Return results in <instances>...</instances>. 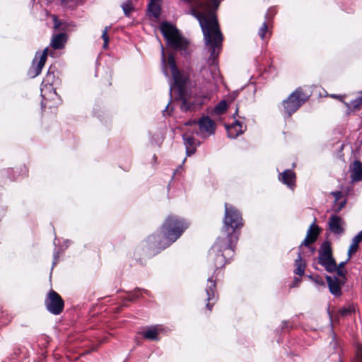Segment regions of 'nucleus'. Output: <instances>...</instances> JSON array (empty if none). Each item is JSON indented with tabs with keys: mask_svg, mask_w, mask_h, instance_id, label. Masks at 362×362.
<instances>
[{
	"mask_svg": "<svg viewBox=\"0 0 362 362\" xmlns=\"http://www.w3.org/2000/svg\"><path fill=\"white\" fill-rule=\"evenodd\" d=\"M319 234V228L316 225H312L308 230L306 238L303 241L299 248L301 249L303 246L308 247L313 244L316 240Z\"/></svg>",
	"mask_w": 362,
	"mask_h": 362,
	"instance_id": "obj_17",
	"label": "nucleus"
},
{
	"mask_svg": "<svg viewBox=\"0 0 362 362\" xmlns=\"http://www.w3.org/2000/svg\"><path fill=\"white\" fill-rule=\"evenodd\" d=\"M62 4L66 5L68 2V0H60Z\"/></svg>",
	"mask_w": 362,
	"mask_h": 362,
	"instance_id": "obj_50",
	"label": "nucleus"
},
{
	"mask_svg": "<svg viewBox=\"0 0 362 362\" xmlns=\"http://www.w3.org/2000/svg\"><path fill=\"white\" fill-rule=\"evenodd\" d=\"M62 30L65 31L66 30V26H63L62 28Z\"/></svg>",
	"mask_w": 362,
	"mask_h": 362,
	"instance_id": "obj_52",
	"label": "nucleus"
},
{
	"mask_svg": "<svg viewBox=\"0 0 362 362\" xmlns=\"http://www.w3.org/2000/svg\"><path fill=\"white\" fill-rule=\"evenodd\" d=\"M161 13V6L160 4L148 2L147 7L148 16H152L155 18H158Z\"/></svg>",
	"mask_w": 362,
	"mask_h": 362,
	"instance_id": "obj_25",
	"label": "nucleus"
},
{
	"mask_svg": "<svg viewBox=\"0 0 362 362\" xmlns=\"http://www.w3.org/2000/svg\"><path fill=\"white\" fill-rule=\"evenodd\" d=\"M227 109V103L225 101L220 102L214 109V113L219 115L225 112Z\"/></svg>",
	"mask_w": 362,
	"mask_h": 362,
	"instance_id": "obj_29",
	"label": "nucleus"
},
{
	"mask_svg": "<svg viewBox=\"0 0 362 362\" xmlns=\"http://www.w3.org/2000/svg\"><path fill=\"white\" fill-rule=\"evenodd\" d=\"M226 130L228 137L232 139L236 138L238 136L243 133V126L238 121H236L231 125L226 126Z\"/></svg>",
	"mask_w": 362,
	"mask_h": 362,
	"instance_id": "obj_20",
	"label": "nucleus"
},
{
	"mask_svg": "<svg viewBox=\"0 0 362 362\" xmlns=\"http://www.w3.org/2000/svg\"><path fill=\"white\" fill-rule=\"evenodd\" d=\"M181 235V221L175 216L169 215L162 225L144 241V245L150 255H156L170 246Z\"/></svg>",
	"mask_w": 362,
	"mask_h": 362,
	"instance_id": "obj_2",
	"label": "nucleus"
},
{
	"mask_svg": "<svg viewBox=\"0 0 362 362\" xmlns=\"http://www.w3.org/2000/svg\"><path fill=\"white\" fill-rule=\"evenodd\" d=\"M326 279L329 286L330 292L334 296H339L341 295V286H343L346 282V278H337L331 277L329 276H326Z\"/></svg>",
	"mask_w": 362,
	"mask_h": 362,
	"instance_id": "obj_13",
	"label": "nucleus"
},
{
	"mask_svg": "<svg viewBox=\"0 0 362 362\" xmlns=\"http://www.w3.org/2000/svg\"><path fill=\"white\" fill-rule=\"evenodd\" d=\"M28 172V170L27 168V167L23 165L22 166H21L20 168V171L18 172V175H25Z\"/></svg>",
	"mask_w": 362,
	"mask_h": 362,
	"instance_id": "obj_42",
	"label": "nucleus"
},
{
	"mask_svg": "<svg viewBox=\"0 0 362 362\" xmlns=\"http://www.w3.org/2000/svg\"><path fill=\"white\" fill-rule=\"evenodd\" d=\"M199 125L202 131L206 132L209 134H214L216 124L209 117L202 118L199 122Z\"/></svg>",
	"mask_w": 362,
	"mask_h": 362,
	"instance_id": "obj_18",
	"label": "nucleus"
},
{
	"mask_svg": "<svg viewBox=\"0 0 362 362\" xmlns=\"http://www.w3.org/2000/svg\"><path fill=\"white\" fill-rule=\"evenodd\" d=\"M182 57H187L194 49V45L187 39L182 37Z\"/></svg>",
	"mask_w": 362,
	"mask_h": 362,
	"instance_id": "obj_27",
	"label": "nucleus"
},
{
	"mask_svg": "<svg viewBox=\"0 0 362 362\" xmlns=\"http://www.w3.org/2000/svg\"><path fill=\"white\" fill-rule=\"evenodd\" d=\"M243 226V218L238 209L228 204H225V217L223 228L225 230L237 233L236 230Z\"/></svg>",
	"mask_w": 362,
	"mask_h": 362,
	"instance_id": "obj_6",
	"label": "nucleus"
},
{
	"mask_svg": "<svg viewBox=\"0 0 362 362\" xmlns=\"http://www.w3.org/2000/svg\"><path fill=\"white\" fill-rule=\"evenodd\" d=\"M70 245V240H66L64 241V246H65V249L67 248Z\"/></svg>",
	"mask_w": 362,
	"mask_h": 362,
	"instance_id": "obj_48",
	"label": "nucleus"
},
{
	"mask_svg": "<svg viewBox=\"0 0 362 362\" xmlns=\"http://www.w3.org/2000/svg\"><path fill=\"white\" fill-rule=\"evenodd\" d=\"M355 312V308L353 305H348L347 307L343 308L340 310V314L341 316H347Z\"/></svg>",
	"mask_w": 362,
	"mask_h": 362,
	"instance_id": "obj_32",
	"label": "nucleus"
},
{
	"mask_svg": "<svg viewBox=\"0 0 362 362\" xmlns=\"http://www.w3.org/2000/svg\"><path fill=\"white\" fill-rule=\"evenodd\" d=\"M48 55V47L43 49L42 52L37 51L32 61L31 66L28 71V76L30 78H34L40 75L44 67Z\"/></svg>",
	"mask_w": 362,
	"mask_h": 362,
	"instance_id": "obj_10",
	"label": "nucleus"
},
{
	"mask_svg": "<svg viewBox=\"0 0 362 362\" xmlns=\"http://www.w3.org/2000/svg\"><path fill=\"white\" fill-rule=\"evenodd\" d=\"M53 23H54V29H59L60 27L62 25V23L60 20L58 19L57 16L54 15L53 17Z\"/></svg>",
	"mask_w": 362,
	"mask_h": 362,
	"instance_id": "obj_37",
	"label": "nucleus"
},
{
	"mask_svg": "<svg viewBox=\"0 0 362 362\" xmlns=\"http://www.w3.org/2000/svg\"><path fill=\"white\" fill-rule=\"evenodd\" d=\"M160 0H149V2H153L155 4H160Z\"/></svg>",
	"mask_w": 362,
	"mask_h": 362,
	"instance_id": "obj_49",
	"label": "nucleus"
},
{
	"mask_svg": "<svg viewBox=\"0 0 362 362\" xmlns=\"http://www.w3.org/2000/svg\"><path fill=\"white\" fill-rule=\"evenodd\" d=\"M230 230L222 229L220 235L209 250V257L214 260L216 268L224 266L234 255L238 235L233 233V230Z\"/></svg>",
	"mask_w": 362,
	"mask_h": 362,
	"instance_id": "obj_4",
	"label": "nucleus"
},
{
	"mask_svg": "<svg viewBox=\"0 0 362 362\" xmlns=\"http://www.w3.org/2000/svg\"><path fill=\"white\" fill-rule=\"evenodd\" d=\"M8 177L11 180H14L16 178L17 172L13 168H9L6 170Z\"/></svg>",
	"mask_w": 362,
	"mask_h": 362,
	"instance_id": "obj_36",
	"label": "nucleus"
},
{
	"mask_svg": "<svg viewBox=\"0 0 362 362\" xmlns=\"http://www.w3.org/2000/svg\"><path fill=\"white\" fill-rule=\"evenodd\" d=\"M189 226V223H183L182 222V231L184 230V228H188Z\"/></svg>",
	"mask_w": 362,
	"mask_h": 362,
	"instance_id": "obj_47",
	"label": "nucleus"
},
{
	"mask_svg": "<svg viewBox=\"0 0 362 362\" xmlns=\"http://www.w3.org/2000/svg\"><path fill=\"white\" fill-rule=\"evenodd\" d=\"M356 361L357 362H362V346L358 348Z\"/></svg>",
	"mask_w": 362,
	"mask_h": 362,
	"instance_id": "obj_41",
	"label": "nucleus"
},
{
	"mask_svg": "<svg viewBox=\"0 0 362 362\" xmlns=\"http://www.w3.org/2000/svg\"><path fill=\"white\" fill-rule=\"evenodd\" d=\"M185 125L187 126H194V127H196L197 126V122L195 120L194 121H189L188 122L185 123Z\"/></svg>",
	"mask_w": 362,
	"mask_h": 362,
	"instance_id": "obj_44",
	"label": "nucleus"
},
{
	"mask_svg": "<svg viewBox=\"0 0 362 362\" xmlns=\"http://www.w3.org/2000/svg\"><path fill=\"white\" fill-rule=\"evenodd\" d=\"M160 30L168 49L181 50V33L173 23L163 21L160 23Z\"/></svg>",
	"mask_w": 362,
	"mask_h": 362,
	"instance_id": "obj_5",
	"label": "nucleus"
},
{
	"mask_svg": "<svg viewBox=\"0 0 362 362\" xmlns=\"http://www.w3.org/2000/svg\"><path fill=\"white\" fill-rule=\"evenodd\" d=\"M362 241V230L360 231L357 235H356L353 240L352 243L349 246L348 250V260L351 258V255L356 253L358 249L359 243Z\"/></svg>",
	"mask_w": 362,
	"mask_h": 362,
	"instance_id": "obj_24",
	"label": "nucleus"
},
{
	"mask_svg": "<svg viewBox=\"0 0 362 362\" xmlns=\"http://www.w3.org/2000/svg\"><path fill=\"white\" fill-rule=\"evenodd\" d=\"M331 97H332V98H336V99H338V100H342V98H343V96H341V95H331Z\"/></svg>",
	"mask_w": 362,
	"mask_h": 362,
	"instance_id": "obj_46",
	"label": "nucleus"
},
{
	"mask_svg": "<svg viewBox=\"0 0 362 362\" xmlns=\"http://www.w3.org/2000/svg\"><path fill=\"white\" fill-rule=\"evenodd\" d=\"M279 179L284 184L291 187L294 185L296 180V175L293 171L286 170L280 174Z\"/></svg>",
	"mask_w": 362,
	"mask_h": 362,
	"instance_id": "obj_22",
	"label": "nucleus"
},
{
	"mask_svg": "<svg viewBox=\"0 0 362 362\" xmlns=\"http://www.w3.org/2000/svg\"><path fill=\"white\" fill-rule=\"evenodd\" d=\"M345 264H346V262H341L338 265L337 264V269H335V272H337V275L339 277H341L344 279L346 278V270L344 268Z\"/></svg>",
	"mask_w": 362,
	"mask_h": 362,
	"instance_id": "obj_30",
	"label": "nucleus"
},
{
	"mask_svg": "<svg viewBox=\"0 0 362 362\" xmlns=\"http://www.w3.org/2000/svg\"><path fill=\"white\" fill-rule=\"evenodd\" d=\"M332 195L335 198L336 200H339L341 198L342 194L339 191L332 192Z\"/></svg>",
	"mask_w": 362,
	"mask_h": 362,
	"instance_id": "obj_43",
	"label": "nucleus"
},
{
	"mask_svg": "<svg viewBox=\"0 0 362 362\" xmlns=\"http://www.w3.org/2000/svg\"><path fill=\"white\" fill-rule=\"evenodd\" d=\"M294 273L297 275L302 276L304 274L305 269L306 267L305 262L302 259L301 252L298 253V258L295 261Z\"/></svg>",
	"mask_w": 362,
	"mask_h": 362,
	"instance_id": "obj_26",
	"label": "nucleus"
},
{
	"mask_svg": "<svg viewBox=\"0 0 362 362\" xmlns=\"http://www.w3.org/2000/svg\"><path fill=\"white\" fill-rule=\"evenodd\" d=\"M68 35L64 32L54 35L49 45L54 49H61L65 47Z\"/></svg>",
	"mask_w": 362,
	"mask_h": 362,
	"instance_id": "obj_16",
	"label": "nucleus"
},
{
	"mask_svg": "<svg viewBox=\"0 0 362 362\" xmlns=\"http://www.w3.org/2000/svg\"><path fill=\"white\" fill-rule=\"evenodd\" d=\"M268 32V25L267 22H264L259 30V35L262 40H264L267 37V33Z\"/></svg>",
	"mask_w": 362,
	"mask_h": 362,
	"instance_id": "obj_33",
	"label": "nucleus"
},
{
	"mask_svg": "<svg viewBox=\"0 0 362 362\" xmlns=\"http://www.w3.org/2000/svg\"><path fill=\"white\" fill-rule=\"evenodd\" d=\"M44 303L47 310L52 315H60L64 310V300L61 296L53 289H50L47 293Z\"/></svg>",
	"mask_w": 362,
	"mask_h": 362,
	"instance_id": "obj_7",
	"label": "nucleus"
},
{
	"mask_svg": "<svg viewBox=\"0 0 362 362\" xmlns=\"http://www.w3.org/2000/svg\"><path fill=\"white\" fill-rule=\"evenodd\" d=\"M182 110L186 111H195L199 109L201 106L200 104L194 103V100L192 99H187L186 94V88L188 84L190 85L189 78H185L182 75Z\"/></svg>",
	"mask_w": 362,
	"mask_h": 362,
	"instance_id": "obj_11",
	"label": "nucleus"
},
{
	"mask_svg": "<svg viewBox=\"0 0 362 362\" xmlns=\"http://www.w3.org/2000/svg\"><path fill=\"white\" fill-rule=\"evenodd\" d=\"M62 251H63L62 249H59V250L54 249V252H53V262H52V270L53 269L54 267L56 265V264L59 259V254Z\"/></svg>",
	"mask_w": 362,
	"mask_h": 362,
	"instance_id": "obj_35",
	"label": "nucleus"
},
{
	"mask_svg": "<svg viewBox=\"0 0 362 362\" xmlns=\"http://www.w3.org/2000/svg\"><path fill=\"white\" fill-rule=\"evenodd\" d=\"M108 29H109V27L106 26L105 28V29L103 30L102 36H101V37L103 38V42H104V43H103L104 48H106L108 46V42H109V37L107 35Z\"/></svg>",
	"mask_w": 362,
	"mask_h": 362,
	"instance_id": "obj_34",
	"label": "nucleus"
},
{
	"mask_svg": "<svg viewBox=\"0 0 362 362\" xmlns=\"http://www.w3.org/2000/svg\"><path fill=\"white\" fill-rule=\"evenodd\" d=\"M153 159L154 160H156L157 157H156V155H153Z\"/></svg>",
	"mask_w": 362,
	"mask_h": 362,
	"instance_id": "obj_51",
	"label": "nucleus"
},
{
	"mask_svg": "<svg viewBox=\"0 0 362 362\" xmlns=\"http://www.w3.org/2000/svg\"><path fill=\"white\" fill-rule=\"evenodd\" d=\"M309 277H310V279H311L314 282H315L317 284H319V285H324L323 279H322V277H320V276H310Z\"/></svg>",
	"mask_w": 362,
	"mask_h": 362,
	"instance_id": "obj_38",
	"label": "nucleus"
},
{
	"mask_svg": "<svg viewBox=\"0 0 362 362\" xmlns=\"http://www.w3.org/2000/svg\"><path fill=\"white\" fill-rule=\"evenodd\" d=\"M57 80L58 78H55V76L54 74V70L52 69V67L50 66L48 69L45 78L42 81V83H47V84L53 86Z\"/></svg>",
	"mask_w": 362,
	"mask_h": 362,
	"instance_id": "obj_28",
	"label": "nucleus"
},
{
	"mask_svg": "<svg viewBox=\"0 0 362 362\" xmlns=\"http://www.w3.org/2000/svg\"><path fill=\"white\" fill-rule=\"evenodd\" d=\"M222 0H182L189 7L191 14L196 17L202 28L206 48L210 53L208 64L216 68L217 58L222 49L223 35L217 20L216 11Z\"/></svg>",
	"mask_w": 362,
	"mask_h": 362,
	"instance_id": "obj_1",
	"label": "nucleus"
},
{
	"mask_svg": "<svg viewBox=\"0 0 362 362\" xmlns=\"http://www.w3.org/2000/svg\"><path fill=\"white\" fill-rule=\"evenodd\" d=\"M181 169V165H179L177 168L175 170V171L173 172V176L171 177V180L170 181V182L168 183V192L169 193V190H170V187L172 185V182H173V180L174 179V176L175 175V174L179 171V170Z\"/></svg>",
	"mask_w": 362,
	"mask_h": 362,
	"instance_id": "obj_39",
	"label": "nucleus"
},
{
	"mask_svg": "<svg viewBox=\"0 0 362 362\" xmlns=\"http://www.w3.org/2000/svg\"><path fill=\"white\" fill-rule=\"evenodd\" d=\"M143 337L151 341H158V332L156 326L148 327L141 333Z\"/></svg>",
	"mask_w": 362,
	"mask_h": 362,
	"instance_id": "obj_21",
	"label": "nucleus"
},
{
	"mask_svg": "<svg viewBox=\"0 0 362 362\" xmlns=\"http://www.w3.org/2000/svg\"><path fill=\"white\" fill-rule=\"evenodd\" d=\"M307 100L305 94L301 88L296 89L290 96L283 101L284 108L286 113L291 116Z\"/></svg>",
	"mask_w": 362,
	"mask_h": 362,
	"instance_id": "obj_8",
	"label": "nucleus"
},
{
	"mask_svg": "<svg viewBox=\"0 0 362 362\" xmlns=\"http://www.w3.org/2000/svg\"><path fill=\"white\" fill-rule=\"evenodd\" d=\"M351 178L354 182L362 180V163L359 160L354 162L351 167Z\"/></svg>",
	"mask_w": 362,
	"mask_h": 362,
	"instance_id": "obj_19",
	"label": "nucleus"
},
{
	"mask_svg": "<svg viewBox=\"0 0 362 362\" xmlns=\"http://www.w3.org/2000/svg\"><path fill=\"white\" fill-rule=\"evenodd\" d=\"M318 262L328 272H334L337 269V263L332 256V247L327 242L322 245L321 250L319 252Z\"/></svg>",
	"mask_w": 362,
	"mask_h": 362,
	"instance_id": "obj_9",
	"label": "nucleus"
},
{
	"mask_svg": "<svg viewBox=\"0 0 362 362\" xmlns=\"http://www.w3.org/2000/svg\"><path fill=\"white\" fill-rule=\"evenodd\" d=\"M94 116L97 117L100 120L102 121V117L104 115V112H101L100 110L94 109L93 110Z\"/></svg>",
	"mask_w": 362,
	"mask_h": 362,
	"instance_id": "obj_40",
	"label": "nucleus"
},
{
	"mask_svg": "<svg viewBox=\"0 0 362 362\" xmlns=\"http://www.w3.org/2000/svg\"><path fill=\"white\" fill-rule=\"evenodd\" d=\"M206 293L207 296L206 308L209 311H211L213 305L215 304L216 299L215 297L216 293V281L211 278H209L207 281V285L206 287Z\"/></svg>",
	"mask_w": 362,
	"mask_h": 362,
	"instance_id": "obj_14",
	"label": "nucleus"
},
{
	"mask_svg": "<svg viewBox=\"0 0 362 362\" xmlns=\"http://www.w3.org/2000/svg\"><path fill=\"white\" fill-rule=\"evenodd\" d=\"M300 282V279H298V278H295V279H294V283H293V284L291 286H293V287H294V286H298V284Z\"/></svg>",
	"mask_w": 362,
	"mask_h": 362,
	"instance_id": "obj_45",
	"label": "nucleus"
},
{
	"mask_svg": "<svg viewBox=\"0 0 362 362\" xmlns=\"http://www.w3.org/2000/svg\"><path fill=\"white\" fill-rule=\"evenodd\" d=\"M238 108H237V109H236V110H235V115H238Z\"/></svg>",
	"mask_w": 362,
	"mask_h": 362,
	"instance_id": "obj_53",
	"label": "nucleus"
},
{
	"mask_svg": "<svg viewBox=\"0 0 362 362\" xmlns=\"http://www.w3.org/2000/svg\"><path fill=\"white\" fill-rule=\"evenodd\" d=\"M199 141H197L193 137L188 136L185 138V145L186 146V154L187 156L192 155L199 146Z\"/></svg>",
	"mask_w": 362,
	"mask_h": 362,
	"instance_id": "obj_23",
	"label": "nucleus"
},
{
	"mask_svg": "<svg viewBox=\"0 0 362 362\" xmlns=\"http://www.w3.org/2000/svg\"><path fill=\"white\" fill-rule=\"evenodd\" d=\"M160 61H161V69L163 75L168 78L170 77L168 71V66L169 67L171 74L172 78L170 81L169 95L170 99L165 106L164 110L162 111L163 116L166 117L170 116L174 110V106L170 105L173 100V93H174V100L178 101L181 100V70L179 69L176 63V52L178 50H168V57L165 52L164 47L160 44Z\"/></svg>",
	"mask_w": 362,
	"mask_h": 362,
	"instance_id": "obj_3",
	"label": "nucleus"
},
{
	"mask_svg": "<svg viewBox=\"0 0 362 362\" xmlns=\"http://www.w3.org/2000/svg\"><path fill=\"white\" fill-rule=\"evenodd\" d=\"M122 8L123 10L124 14L127 17L130 16V13L134 9L131 2H124L122 4Z\"/></svg>",
	"mask_w": 362,
	"mask_h": 362,
	"instance_id": "obj_31",
	"label": "nucleus"
},
{
	"mask_svg": "<svg viewBox=\"0 0 362 362\" xmlns=\"http://www.w3.org/2000/svg\"><path fill=\"white\" fill-rule=\"evenodd\" d=\"M329 227L332 233L340 236L344 233L345 222L338 216H332L329 218Z\"/></svg>",
	"mask_w": 362,
	"mask_h": 362,
	"instance_id": "obj_12",
	"label": "nucleus"
},
{
	"mask_svg": "<svg viewBox=\"0 0 362 362\" xmlns=\"http://www.w3.org/2000/svg\"><path fill=\"white\" fill-rule=\"evenodd\" d=\"M142 293L147 295L149 293L148 291L138 287L135 288L133 291H127V296L122 298V306L127 307V302H134L138 300L141 296Z\"/></svg>",
	"mask_w": 362,
	"mask_h": 362,
	"instance_id": "obj_15",
	"label": "nucleus"
}]
</instances>
